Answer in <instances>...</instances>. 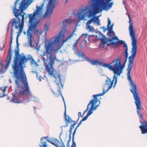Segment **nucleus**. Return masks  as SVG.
<instances>
[{
	"label": "nucleus",
	"mask_w": 147,
	"mask_h": 147,
	"mask_svg": "<svg viewBox=\"0 0 147 147\" xmlns=\"http://www.w3.org/2000/svg\"><path fill=\"white\" fill-rule=\"evenodd\" d=\"M80 44V47L81 48H83L85 45V44L82 41L81 42Z\"/></svg>",
	"instance_id": "obj_60"
},
{
	"label": "nucleus",
	"mask_w": 147,
	"mask_h": 147,
	"mask_svg": "<svg viewBox=\"0 0 147 147\" xmlns=\"http://www.w3.org/2000/svg\"><path fill=\"white\" fill-rule=\"evenodd\" d=\"M100 20H94V21H93V22L94 24L96 23L98 25H100Z\"/></svg>",
	"instance_id": "obj_46"
},
{
	"label": "nucleus",
	"mask_w": 147,
	"mask_h": 147,
	"mask_svg": "<svg viewBox=\"0 0 147 147\" xmlns=\"http://www.w3.org/2000/svg\"><path fill=\"white\" fill-rule=\"evenodd\" d=\"M108 23L107 25V26H108L109 28H113V27L114 26V23L113 22L112 24H111V20L109 18H108Z\"/></svg>",
	"instance_id": "obj_30"
},
{
	"label": "nucleus",
	"mask_w": 147,
	"mask_h": 147,
	"mask_svg": "<svg viewBox=\"0 0 147 147\" xmlns=\"http://www.w3.org/2000/svg\"><path fill=\"white\" fill-rule=\"evenodd\" d=\"M89 109V110L88 111L87 114L86 115L88 117L93 113V111H94L92 109V108H91L90 107Z\"/></svg>",
	"instance_id": "obj_34"
},
{
	"label": "nucleus",
	"mask_w": 147,
	"mask_h": 147,
	"mask_svg": "<svg viewBox=\"0 0 147 147\" xmlns=\"http://www.w3.org/2000/svg\"><path fill=\"white\" fill-rule=\"evenodd\" d=\"M47 141L52 144L56 147H61V145L62 142H60L57 139L55 138L54 141L55 142L54 143L52 141V140L50 139H47Z\"/></svg>",
	"instance_id": "obj_27"
},
{
	"label": "nucleus",
	"mask_w": 147,
	"mask_h": 147,
	"mask_svg": "<svg viewBox=\"0 0 147 147\" xmlns=\"http://www.w3.org/2000/svg\"><path fill=\"white\" fill-rule=\"evenodd\" d=\"M113 28H109L108 32L107 35L109 38H107V40L109 42L107 43V46H114L119 43L120 40L117 36H116L115 32L113 30Z\"/></svg>",
	"instance_id": "obj_7"
},
{
	"label": "nucleus",
	"mask_w": 147,
	"mask_h": 147,
	"mask_svg": "<svg viewBox=\"0 0 147 147\" xmlns=\"http://www.w3.org/2000/svg\"><path fill=\"white\" fill-rule=\"evenodd\" d=\"M134 61L130 59H129V63H128V65H132L134 63Z\"/></svg>",
	"instance_id": "obj_52"
},
{
	"label": "nucleus",
	"mask_w": 147,
	"mask_h": 147,
	"mask_svg": "<svg viewBox=\"0 0 147 147\" xmlns=\"http://www.w3.org/2000/svg\"><path fill=\"white\" fill-rule=\"evenodd\" d=\"M78 43L77 42H76L74 43L73 46V49L74 51H76L78 50V49L77 47V44Z\"/></svg>",
	"instance_id": "obj_35"
},
{
	"label": "nucleus",
	"mask_w": 147,
	"mask_h": 147,
	"mask_svg": "<svg viewBox=\"0 0 147 147\" xmlns=\"http://www.w3.org/2000/svg\"><path fill=\"white\" fill-rule=\"evenodd\" d=\"M33 59L30 55L28 57L24 55L21 58L20 63L18 68L13 75L15 82L16 86L15 92H12L13 98L7 96L6 99L11 102L16 103L22 102L26 103L30 100L37 101L36 98L33 96L30 91L27 81V77L24 71V65L27 63L28 60H32Z\"/></svg>",
	"instance_id": "obj_1"
},
{
	"label": "nucleus",
	"mask_w": 147,
	"mask_h": 147,
	"mask_svg": "<svg viewBox=\"0 0 147 147\" xmlns=\"http://www.w3.org/2000/svg\"><path fill=\"white\" fill-rule=\"evenodd\" d=\"M54 10H46L44 14L40 16V19H44L45 18H47L48 17L50 18L51 15L53 13Z\"/></svg>",
	"instance_id": "obj_25"
},
{
	"label": "nucleus",
	"mask_w": 147,
	"mask_h": 147,
	"mask_svg": "<svg viewBox=\"0 0 147 147\" xmlns=\"http://www.w3.org/2000/svg\"><path fill=\"white\" fill-rule=\"evenodd\" d=\"M58 78H59V81H60V83H61V86H62V88H63V84H62V83H61V77H60V75L59 74V75H58Z\"/></svg>",
	"instance_id": "obj_59"
},
{
	"label": "nucleus",
	"mask_w": 147,
	"mask_h": 147,
	"mask_svg": "<svg viewBox=\"0 0 147 147\" xmlns=\"http://www.w3.org/2000/svg\"><path fill=\"white\" fill-rule=\"evenodd\" d=\"M49 25L47 23L45 24L44 25V31L47 32L49 29Z\"/></svg>",
	"instance_id": "obj_39"
},
{
	"label": "nucleus",
	"mask_w": 147,
	"mask_h": 147,
	"mask_svg": "<svg viewBox=\"0 0 147 147\" xmlns=\"http://www.w3.org/2000/svg\"><path fill=\"white\" fill-rule=\"evenodd\" d=\"M99 35L102 36L101 37L99 38V39L101 41V44L100 45V47L102 48L105 47V45L107 43H108V41L107 40V38L101 32H98Z\"/></svg>",
	"instance_id": "obj_18"
},
{
	"label": "nucleus",
	"mask_w": 147,
	"mask_h": 147,
	"mask_svg": "<svg viewBox=\"0 0 147 147\" xmlns=\"http://www.w3.org/2000/svg\"><path fill=\"white\" fill-rule=\"evenodd\" d=\"M15 1L13 5L11 7V9H27L31 3L25 2L24 0L20 2Z\"/></svg>",
	"instance_id": "obj_11"
},
{
	"label": "nucleus",
	"mask_w": 147,
	"mask_h": 147,
	"mask_svg": "<svg viewBox=\"0 0 147 147\" xmlns=\"http://www.w3.org/2000/svg\"><path fill=\"white\" fill-rule=\"evenodd\" d=\"M40 21H36L34 23H29L28 29L27 30V35L28 41L30 45H32V42L33 39L32 34L31 32H32L34 35L37 34H41L40 30L37 28Z\"/></svg>",
	"instance_id": "obj_5"
},
{
	"label": "nucleus",
	"mask_w": 147,
	"mask_h": 147,
	"mask_svg": "<svg viewBox=\"0 0 147 147\" xmlns=\"http://www.w3.org/2000/svg\"><path fill=\"white\" fill-rule=\"evenodd\" d=\"M15 1L13 5L11 7V9H27L31 3L25 2L24 0L20 2Z\"/></svg>",
	"instance_id": "obj_12"
},
{
	"label": "nucleus",
	"mask_w": 147,
	"mask_h": 147,
	"mask_svg": "<svg viewBox=\"0 0 147 147\" xmlns=\"http://www.w3.org/2000/svg\"><path fill=\"white\" fill-rule=\"evenodd\" d=\"M105 94V92H103L102 93H98L96 94L93 95V99L96 101H97V97L98 96H103Z\"/></svg>",
	"instance_id": "obj_29"
},
{
	"label": "nucleus",
	"mask_w": 147,
	"mask_h": 147,
	"mask_svg": "<svg viewBox=\"0 0 147 147\" xmlns=\"http://www.w3.org/2000/svg\"><path fill=\"white\" fill-rule=\"evenodd\" d=\"M88 117L86 115L80 121L79 123V125H80V124H81L82 121L86 120Z\"/></svg>",
	"instance_id": "obj_41"
},
{
	"label": "nucleus",
	"mask_w": 147,
	"mask_h": 147,
	"mask_svg": "<svg viewBox=\"0 0 147 147\" xmlns=\"http://www.w3.org/2000/svg\"><path fill=\"white\" fill-rule=\"evenodd\" d=\"M81 124H80V125H79V123H78V125L76 127V128L75 129H74V132L73 133V135L72 136H75V135L76 134V131L77 130V129L78 128H79V127L80 125Z\"/></svg>",
	"instance_id": "obj_42"
},
{
	"label": "nucleus",
	"mask_w": 147,
	"mask_h": 147,
	"mask_svg": "<svg viewBox=\"0 0 147 147\" xmlns=\"http://www.w3.org/2000/svg\"><path fill=\"white\" fill-rule=\"evenodd\" d=\"M20 49H17L14 50L15 56L13 57L14 60L13 61V64L12 65V68L13 71V75L16 70L18 68V67L20 63L21 58L23 56H20L19 53Z\"/></svg>",
	"instance_id": "obj_8"
},
{
	"label": "nucleus",
	"mask_w": 147,
	"mask_h": 147,
	"mask_svg": "<svg viewBox=\"0 0 147 147\" xmlns=\"http://www.w3.org/2000/svg\"><path fill=\"white\" fill-rule=\"evenodd\" d=\"M67 121H68V122H69V123H71L73 122V121L71 119V117H69V116L67 115Z\"/></svg>",
	"instance_id": "obj_49"
},
{
	"label": "nucleus",
	"mask_w": 147,
	"mask_h": 147,
	"mask_svg": "<svg viewBox=\"0 0 147 147\" xmlns=\"http://www.w3.org/2000/svg\"><path fill=\"white\" fill-rule=\"evenodd\" d=\"M75 30L73 31L72 33L69 34L67 37L65 39V40L66 41H67V40L71 38L73 35L74 34V33Z\"/></svg>",
	"instance_id": "obj_33"
},
{
	"label": "nucleus",
	"mask_w": 147,
	"mask_h": 147,
	"mask_svg": "<svg viewBox=\"0 0 147 147\" xmlns=\"http://www.w3.org/2000/svg\"><path fill=\"white\" fill-rule=\"evenodd\" d=\"M12 43V40H10L9 47L8 51V54L6 57V64L5 65V67L7 69L10 65L11 61L12 56V50L11 45Z\"/></svg>",
	"instance_id": "obj_15"
},
{
	"label": "nucleus",
	"mask_w": 147,
	"mask_h": 147,
	"mask_svg": "<svg viewBox=\"0 0 147 147\" xmlns=\"http://www.w3.org/2000/svg\"><path fill=\"white\" fill-rule=\"evenodd\" d=\"M72 22L71 20L69 18L66 19L64 20H63L62 21V23L63 24V26L61 30H62L63 31H65V32H68L67 29L66 28V26L67 24H65V22L67 24H70Z\"/></svg>",
	"instance_id": "obj_24"
},
{
	"label": "nucleus",
	"mask_w": 147,
	"mask_h": 147,
	"mask_svg": "<svg viewBox=\"0 0 147 147\" xmlns=\"http://www.w3.org/2000/svg\"><path fill=\"white\" fill-rule=\"evenodd\" d=\"M47 142H43L42 143V145H40L41 147H47Z\"/></svg>",
	"instance_id": "obj_51"
},
{
	"label": "nucleus",
	"mask_w": 147,
	"mask_h": 147,
	"mask_svg": "<svg viewBox=\"0 0 147 147\" xmlns=\"http://www.w3.org/2000/svg\"><path fill=\"white\" fill-rule=\"evenodd\" d=\"M22 31V29H20L18 32L16 39H18V37L20 36Z\"/></svg>",
	"instance_id": "obj_40"
},
{
	"label": "nucleus",
	"mask_w": 147,
	"mask_h": 147,
	"mask_svg": "<svg viewBox=\"0 0 147 147\" xmlns=\"http://www.w3.org/2000/svg\"><path fill=\"white\" fill-rule=\"evenodd\" d=\"M126 11H127L126 14L127 15V13H128V16L129 18V26L128 30L129 33V35L130 37L136 36L135 32L133 27V23L131 22V18L128 13V10H126Z\"/></svg>",
	"instance_id": "obj_17"
},
{
	"label": "nucleus",
	"mask_w": 147,
	"mask_h": 147,
	"mask_svg": "<svg viewBox=\"0 0 147 147\" xmlns=\"http://www.w3.org/2000/svg\"><path fill=\"white\" fill-rule=\"evenodd\" d=\"M131 73H127V78L129 81V84L131 87V88L130 89V90L132 94H134L137 93V88L136 85L134 83V82L132 81L131 76L130 75Z\"/></svg>",
	"instance_id": "obj_16"
},
{
	"label": "nucleus",
	"mask_w": 147,
	"mask_h": 147,
	"mask_svg": "<svg viewBox=\"0 0 147 147\" xmlns=\"http://www.w3.org/2000/svg\"><path fill=\"white\" fill-rule=\"evenodd\" d=\"M91 18V19H90L87 23L86 24L88 26L89 25L93 22V21L94 20V18L93 17H92V18Z\"/></svg>",
	"instance_id": "obj_37"
},
{
	"label": "nucleus",
	"mask_w": 147,
	"mask_h": 147,
	"mask_svg": "<svg viewBox=\"0 0 147 147\" xmlns=\"http://www.w3.org/2000/svg\"><path fill=\"white\" fill-rule=\"evenodd\" d=\"M85 34L84 35H86L85 36V38H86L87 37H88L89 38H90L91 37H92V35H89L88 34Z\"/></svg>",
	"instance_id": "obj_64"
},
{
	"label": "nucleus",
	"mask_w": 147,
	"mask_h": 147,
	"mask_svg": "<svg viewBox=\"0 0 147 147\" xmlns=\"http://www.w3.org/2000/svg\"><path fill=\"white\" fill-rule=\"evenodd\" d=\"M58 90V91L59 92V95H60L62 97L63 101L64 103V105H65V111H66V108L65 102L64 98L63 97V96L61 92L59 89Z\"/></svg>",
	"instance_id": "obj_31"
},
{
	"label": "nucleus",
	"mask_w": 147,
	"mask_h": 147,
	"mask_svg": "<svg viewBox=\"0 0 147 147\" xmlns=\"http://www.w3.org/2000/svg\"><path fill=\"white\" fill-rule=\"evenodd\" d=\"M64 115V121L65 122L66 124L65 125H62L61 127V133L60 134L59 136V138H60V140L61 141H62V139L61 138V135H62V134L63 132V129L62 128V127H66L67 126L69 125V122H68V121H67V115L66 114V111H65Z\"/></svg>",
	"instance_id": "obj_23"
},
{
	"label": "nucleus",
	"mask_w": 147,
	"mask_h": 147,
	"mask_svg": "<svg viewBox=\"0 0 147 147\" xmlns=\"http://www.w3.org/2000/svg\"><path fill=\"white\" fill-rule=\"evenodd\" d=\"M112 0H88V5H81L78 9H110L113 4Z\"/></svg>",
	"instance_id": "obj_3"
},
{
	"label": "nucleus",
	"mask_w": 147,
	"mask_h": 147,
	"mask_svg": "<svg viewBox=\"0 0 147 147\" xmlns=\"http://www.w3.org/2000/svg\"><path fill=\"white\" fill-rule=\"evenodd\" d=\"M127 59L125 58L123 64H122L121 61L120 57L119 56L117 59L113 60L111 63V64H113L114 63H117L118 65H119V66L120 67L123 69L125 67L126 63L127 61Z\"/></svg>",
	"instance_id": "obj_20"
},
{
	"label": "nucleus",
	"mask_w": 147,
	"mask_h": 147,
	"mask_svg": "<svg viewBox=\"0 0 147 147\" xmlns=\"http://www.w3.org/2000/svg\"><path fill=\"white\" fill-rule=\"evenodd\" d=\"M44 55L42 56V59L43 60V62L44 63V65L46 67V66H47V63L46 62V59H45V58L44 57Z\"/></svg>",
	"instance_id": "obj_48"
},
{
	"label": "nucleus",
	"mask_w": 147,
	"mask_h": 147,
	"mask_svg": "<svg viewBox=\"0 0 147 147\" xmlns=\"http://www.w3.org/2000/svg\"><path fill=\"white\" fill-rule=\"evenodd\" d=\"M90 31H89L92 32H93L95 30L93 27H92V26H90V28H89Z\"/></svg>",
	"instance_id": "obj_57"
},
{
	"label": "nucleus",
	"mask_w": 147,
	"mask_h": 147,
	"mask_svg": "<svg viewBox=\"0 0 147 147\" xmlns=\"http://www.w3.org/2000/svg\"><path fill=\"white\" fill-rule=\"evenodd\" d=\"M25 10H13L15 16L18 19L19 24L21 22L24 24V16L26 13L24 12Z\"/></svg>",
	"instance_id": "obj_14"
},
{
	"label": "nucleus",
	"mask_w": 147,
	"mask_h": 147,
	"mask_svg": "<svg viewBox=\"0 0 147 147\" xmlns=\"http://www.w3.org/2000/svg\"><path fill=\"white\" fill-rule=\"evenodd\" d=\"M77 55L79 57H81L82 58H83L84 59H85L86 61L88 62H90V61H91L92 59H91L89 57H87L85 56V54L84 52H82V51H79L78 53L77 54Z\"/></svg>",
	"instance_id": "obj_28"
},
{
	"label": "nucleus",
	"mask_w": 147,
	"mask_h": 147,
	"mask_svg": "<svg viewBox=\"0 0 147 147\" xmlns=\"http://www.w3.org/2000/svg\"><path fill=\"white\" fill-rule=\"evenodd\" d=\"M101 14L100 15L98 16H96V15H94V16H93V17L94 18V20H98L99 19V18L101 16Z\"/></svg>",
	"instance_id": "obj_50"
},
{
	"label": "nucleus",
	"mask_w": 147,
	"mask_h": 147,
	"mask_svg": "<svg viewBox=\"0 0 147 147\" xmlns=\"http://www.w3.org/2000/svg\"><path fill=\"white\" fill-rule=\"evenodd\" d=\"M45 49H46V51L44 53V56H45L46 54H48L47 60L49 58L50 61L49 63H47V66H46V69L47 71L49 73V75L51 76H53V78H55L56 80H57V77L55 76V75L54 74V72L55 71V69L53 67V66L54 64V59L53 56L51 54V52L50 54L48 53L47 52V50L46 48V45L45 43Z\"/></svg>",
	"instance_id": "obj_6"
},
{
	"label": "nucleus",
	"mask_w": 147,
	"mask_h": 147,
	"mask_svg": "<svg viewBox=\"0 0 147 147\" xmlns=\"http://www.w3.org/2000/svg\"><path fill=\"white\" fill-rule=\"evenodd\" d=\"M90 63L93 65H98L100 66H102L105 68H107L109 63H105L104 62L99 61L97 59H92Z\"/></svg>",
	"instance_id": "obj_19"
},
{
	"label": "nucleus",
	"mask_w": 147,
	"mask_h": 147,
	"mask_svg": "<svg viewBox=\"0 0 147 147\" xmlns=\"http://www.w3.org/2000/svg\"><path fill=\"white\" fill-rule=\"evenodd\" d=\"M11 24V28H12V29H13L14 26H15L16 29H18L19 27V26L17 25V24H18V22L17 20L15 18H13L10 21L8 24L7 30V33L8 32L9 28V26Z\"/></svg>",
	"instance_id": "obj_22"
},
{
	"label": "nucleus",
	"mask_w": 147,
	"mask_h": 147,
	"mask_svg": "<svg viewBox=\"0 0 147 147\" xmlns=\"http://www.w3.org/2000/svg\"><path fill=\"white\" fill-rule=\"evenodd\" d=\"M16 48L17 49H19V46L20 45V44L18 42V39H16Z\"/></svg>",
	"instance_id": "obj_58"
},
{
	"label": "nucleus",
	"mask_w": 147,
	"mask_h": 147,
	"mask_svg": "<svg viewBox=\"0 0 147 147\" xmlns=\"http://www.w3.org/2000/svg\"><path fill=\"white\" fill-rule=\"evenodd\" d=\"M110 82V83L109 84V86L111 88H112V86L114 82H111V81Z\"/></svg>",
	"instance_id": "obj_62"
},
{
	"label": "nucleus",
	"mask_w": 147,
	"mask_h": 147,
	"mask_svg": "<svg viewBox=\"0 0 147 147\" xmlns=\"http://www.w3.org/2000/svg\"><path fill=\"white\" fill-rule=\"evenodd\" d=\"M65 31L61 30L59 33V35L51 38L49 41L47 39L45 42L47 52L50 54L53 51L57 52L61 48L63 45L66 42L64 38Z\"/></svg>",
	"instance_id": "obj_2"
},
{
	"label": "nucleus",
	"mask_w": 147,
	"mask_h": 147,
	"mask_svg": "<svg viewBox=\"0 0 147 147\" xmlns=\"http://www.w3.org/2000/svg\"><path fill=\"white\" fill-rule=\"evenodd\" d=\"M97 101L94 99H92L88 103V105H91L90 108H92L93 111L96 110L99 105L98 104L96 105Z\"/></svg>",
	"instance_id": "obj_26"
},
{
	"label": "nucleus",
	"mask_w": 147,
	"mask_h": 147,
	"mask_svg": "<svg viewBox=\"0 0 147 147\" xmlns=\"http://www.w3.org/2000/svg\"><path fill=\"white\" fill-rule=\"evenodd\" d=\"M30 62L31 64L37 65V66L38 65L37 63H36L34 59H33L32 60L30 61Z\"/></svg>",
	"instance_id": "obj_55"
},
{
	"label": "nucleus",
	"mask_w": 147,
	"mask_h": 147,
	"mask_svg": "<svg viewBox=\"0 0 147 147\" xmlns=\"http://www.w3.org/2000/svg\"><path fill=\"white\" fill-rule=\"evenodd\" d=\"M132 65H128V67L127 69V73H131V71L132 68Z\"/></svg>",
	"instance_id": "obj_38"
},
{
	"label": "nucleus",
	"mask_w": 147,
	"mask_h": 147,
	"mask_svg": "<svg viewBox=\"0 0 147 147\" xmlns=\"http://www.w3.org/2000/svg\"><path fill=\"white\" fill-rule=\"evenodd\" d=\"M100 28H102V29H103V32H106V31H107V30H108H108L109 27L107 25V28H106L105 26H103L102 27H100Z\"/></svg>",
	"instance_id": "obj_44"
},
{
	"label": "nucleus",
	"mask_w": 147,
	"mask_h": 147,
	"mask_svg": "<svg viewBox=\"0 0 147 147\" xmlns=\"http://www.w3.org/2000/svg\"><path fill=\"white\" fill-rule=\"evenodd\" d=\"M14 32V30L13 29H12V28H11V34L10 36V40H12L13 39V32Z\"/></svg>",
	"instance_id": "obj_47"
},
{
	"label": "nucleus",
	"mask_w": 147,
	"mask_h": 147,
	"mask_svg": "<svg viewBox=\"0 0 147 147\" xmlns=\"http://www.w3.org/2000/svg\"><path fill=\"white\" fill-rule=\"evenodd\" d=\"M75 136H72V144L71 147H76V144L74 141Z\"/></svg>",
	"instance_id": "obj_36"
},
{
	"label": "nucleus",
	"mask_w": 147,
	"mask_h": 147,
	"mask_svg": "<svg viewBox=\"0 0 147 147\" xmlns=\"http://www.w3.org/2000/svg\"><path fill=\"white\" fill-rule=\"evenodd\" d=\"M111 88L109 86L108 88L106 90V91H105V87H103L102 88V90L103 91V92H105V94L106 92H107L110 89H111Z\"/></svg>",
	"instance_id": "obj_53"
},
{
	"label": "nucleus",
	"mask_w": 147,
	"mask_h": 147,
	"mask_svg": "<svg viewBox=\"0 0 147 147\" xmlns=\"http://www.w3.org/2000/svg\"><path fill=\"white\" fill-rule=\"evenodd\" d=\"M111 81V78H109L108 77H107V79L106 80V82L105 84V85H109V82H110V81Z\"/></svg>",
	"instance_id": "obj_45"
},
{
	"label": "nucleus",
	"mask_w": 147,
	"mask_h": 147,
	"mask_svg": "<svg viewBox=\"0 0 147 147\" xmlns=\"http://www.w3.org/2000/svg\"><path fill=\"white\" fill-rule=\"evenodd\" d=\"M123 45V47L125 48V50L124 52V55L125 58L127 59L128 57V46L127 44L124 41L121 40L117 45L115 46V47H116L119 45Z\"/></svg>",
	"instance_id": "obj_21"
},
{
	"label": "nucleus",
	"mask_w": 147,
	"mask_h": 147,
	"mask_svg": "<svg viewBox=\"0 0 147 147\" xmlns=\"http://www.w3.org/2000/svg\"><path fill=\"white\" fill-rule=\"evenodd\" d=\"M130 37L131 41V44L132 48L131 52V55L129 57L128 59H130L134 61L137 53V40L136 36Z\"/></svg>",
	"instance_id": "obj_9"
},
{
	"label": "nucleus",
	"mask_w": 147,
	"mask_h": 147,
	"mask_svg": "<svg viewBox=\"0 0 147 147\" xmlns=\"http://www.w3.org/2000/svg\"><path fill=\"white\" fill-rule=\"evenodd\" d=\"M73 124H71V125L70 126L72 127H73L74 128V126L76 125V123H77V121H73Z\"/></svg>",
	"instance_id": "obj_56"
},
{
	"label": "nucleus",
	"mask_w": 147,
	"mask_h": 147,
	"mask_svg": "<svg viewBox=\"0 0 147 147\" xmlns=\"http://www.w3.org/2000/svg\"><path fill=\"white\" fill-rule=\"evenodd\" d=\"M86 38H85V36L84 37V39L83 40H82V41L85 44L87 43V41L86 40Z\"/></svg>",
	"instance_id": "obj_63"
},
{
	"label": "nucleus",
	"mask_w": 147,
	"mask_h": 147,
	"mask_svg": "<svg viewBox=\"0 0 147 147\" xmlns=\"http://www.w3.org/2000/svg\"><path fill=\"white\" fill-rule=\"evenodd\" d=\"M7 69H6L5 67H3L1 69H0V74L2 73L3 74H4L7 71Z\"/></svg>",
	"instance_id": "obj_43"
},
{
	"label": "nucleus",
	"mask_w": 147,
	"mask_h": 147,
	"mask_svg": "<svg viewBox=\"0 0 147 147\" xmlns=\"http://www.w3.org/2000/svg\"><path fill=\"white\" fill-rule=\"evenodd\" d=\"M80 11L78 12L76 16L79 20V22H80L86 17L88 18H92L94 16V15H96L97 14L101 13L102 11L105 10L107 11L109 10H78Z\"/></svg>",
	"instance_id": "obj_4"
},
{
	"label": "nucleus",
	"mask_w": 147,
	"mask_h": 147,
	"mask_svg": "<svg viewBox=\"0 0 147 147\" xmlns=\"http://www.w3.org/2000/svg\"><path fill=\"white\" fill-rule=\"evenodd\" d=\"M43 10H35L32 14L29 15V23H34L36 21H39L42 19L40 18V16H42V11Z\"/></svg>",
	"instance_id": "obj_10"
},
{
	"label": "nucleus",
	"mask_w": 147,
	"mask_h": 147,
	"mask_svg": "<svg viewBox=\"0 0 147 147\" xmlns=\"http://www.w3.org/2000/svg\"><path fill=\"white\" fill-rule=\"evenodd\" d=\"M74 128H73V127H72L71 126L70 127V128H69V136H71L72 130Z\"/></svg>",
	"instance_id": "obj_54"
},
{
	"label": "nucleus",
	"mask_w": 147,
	"mask_h": 147,
	"mask_svg": "<svg viewBox=\"0 0 147 147\" xmlns=\"http://www.w3.org/2000/svg\"><path fill=\"white\" fill-rule=\"evenodd\" d=\"M0 90H2L3 93V94H2V96H0V98L4 97L5 96H6V95H5V93L6 91V88L5 87V88H2L1 87L0 88Z\"/></svg>",
	"instance_id": "obj_32"
},
{
	"label": "nucleus",
	"mask_w": 147,
	"mask_h": 147,
	"mask_svg": "<svg viewBox=\"0 0 147 147\" xmlns=\"http://www.w3.org/2000/svg\"><path fill=\"white\" fill-rule=\"evenodd\" d=\"M85 34H82L81 36H80L79 38L76 40V42H77L78 43L79 41V40H80V38H81L82 37H83L84 36V35Z\"/></svg>",
	"instance_id": "obj_61"
},
{
	"label": "nucleus",
	"mask_w": 147,
	"mask_h": 147,
	"mask_svg": "<svg viewBox=\"0 0 147 147\" xmlns=\"http://www.w3.org/2000/svg\"><path fill=\"white\" fill-rule=\"evenodd\" d=\"M112 64L111 63H109L107 68L113 72L114 76H120L121 74L123 72V69L120 67L119 65L117 63Z\"/></svg>",
	"instance_id": "obj_13"
}]
</instances>
